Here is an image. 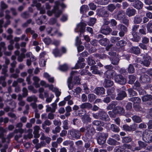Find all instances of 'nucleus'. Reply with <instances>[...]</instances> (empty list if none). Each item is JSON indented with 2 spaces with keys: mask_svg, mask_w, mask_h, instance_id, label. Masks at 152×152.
<instances>
[{
  "mask_svg": "<svg viewBox=\"0 0 152 152\" xmlns=\"http://www.w3.org/2000/svg\"><path fill=\"white\" fill-rule=\"evenodd\" d=\"M86 130V132L85 135V137L84 140L85 142L88 141L91 138V136L90 134V132L94 133L95 132L94 129L91 125H88L85 127H83L80 128V132H83Z\"/></svg>",
  "mask_w": 152,
  "mask_h": 152,
  "instance_id": "obj_1",
  "label": "nucleus"
},
{
  "mask_svg": "<svg viewBox=\"0 0 152 152\" xmlns=\"http://www.w3.org/2000/svg\"><path fill=\"white\" fill-rule=\"evenodd\" d=\"M104 68L107 70L104 73V76L106 78L113 79L116 74L115 72L113 70V66L111 64L104 66Z\"/></svg>",
  "mask_w": 152,
  "mask_h": 152,
  "instance_id": "obj_2",
  "label": "nucleus"
},
{
  "mask_svg": "<svg viewBox=\"0 0 152 152\" xmlns=\"http://www.w3.org/2000/svg\"><path fill=\"white\" fill-rule=\"evenodd\" d=\"M55 5L53 7V9L51 11H48L47 14L49 16H51L53 14H54L56 17H58L60 16L62 13V10L59 9V1H56L55 2Z\"/></svg>",
  "mask_w": 152,
  "mask_h": 152,
  "instance_id": "obj_3",
  "label": "nucleus"
},
{
  "mask_svg": "<svg viewBox=\"0 0 152 152\" xmlns=\"http://www.w3.org/2000/svg\"><path fill=\"white\" fill-rule=\"evenodd\" d=\"M68 134L69 138L72 140L79 139L81 137L79 131L75 129L69 130Z\"/></svg>",
  "mask_w": 152,
  "mask_h": 152,
  "instance_id": "obj_4",
  "label": "nucleus"
},
{
  "mask_svg": "<svg viewBox=\"0 0 152 152\" xmlns=\"http://www.w3.org/2000/svg\"><path fill=\"white\" fill-rule=\"evenodd\" d=\"M142 139L146 142H151L152 141V131L145 130L143 132Z\"/></svg>",
  "mask_w": 152,
  "mask_h": 152,
  "instance_id": "obj_5",
  "label": "nucleus"
},
{
  "mask_svg": "<svg viewBox=\"0 0 152 152\" xmlns=\"http://www.w3.org/2000/svg\"><path fill=\"white\" fill-rule=\"evenodd\" d=\"M98 137L97 139V141L99 145L104 144L106 142L107 138L108 136L107 133L103 132H99L98 133Z\"/></svg>",
  "mask_w": 152,
  "mask_h": 152,
  "instance_id": "obj_6",
  "label": "nucleus"
},
{
  "mask_svg": "<svg viewBox=\"0 0 152 152\" xmlns=\"http://www.w3.org/2000/svg\"><path fill=\"white\" fill-rule=\"evenodd\" d=\"M96 14L99 17L103 18H107L109 16V13L104 7H102L96 10Z\"/></svg>",
  "mask_w": 152,
  "mask_h": 152,
  "instance_id": "obj_7",
  "label": "nucleus"
},
{
  "mask_svg": "<svg viewBox=\"0 0 152 152\" xmlns=\"http://www.w3.org/2000/svg\"><path fill=\"white\" fill-rule=\"evenodd\" d=\"M141 56L142 57L143 59V60L142 61L141 64L146 67L148 66L151 60V56L148 55L147 54H142L141 55Z\"/></svg>",
  "mask_w": 152,
  "mask_h": 152,
  "instance_id": "obj_8",
  "label": "nucleus"
},
{
  "mask_svg": "<svg viewBox=\"0 0 152 152\" xmlns=\"http://www.w3.org/2000/svg\"><path fill=\"white\" fill-rule=\"evenodd\" d=\"M99 42L101 45L104 46H106L107 45L105 48L108 51L110 49L111 50H112L113 45L111 44L107 45L109 42V40L105 38L102 39H100L99 41Z\"/></svg>",
  "mask_w": 152,
  "mask_h": 152,
  "instance_id": "obj_9",
  "label": "nucleus"
},
{
  "mask_svg": "<svg viewBox=\"0 0 152 152\" xmlns=\"http://www.w3.org/2000/svg\"><path fill=\"white\" fill-rule=\"evenodd\" d=\"M114 80L116 83L122 85L125 84L126 82V79L122 75H116Z\"/></svg>",
  "mask_w": 152,
  "mask_h": 152,
  "instance_id": "obj_10",
  "label": "nucleus"
},
{
  "mask_svg": "<svg viewBox=\"0 0 152 152\" xmlns=\"http://www.w3.org/2000/svg\"><path fill=\"white\" fill-rule=\"evenodd\" d=\"M116 91L118 93L117 96L116 98L117 100H121L126 96V93L122 91L121 88L117 89Z\"/></svg>",
  "mask_w": 152,
  "mask_h": 152,
  "instance_id": "obj_11",
  "label": "nucleus"
},
{
  "mask_svg": "<svg viewBox=\"0 0 152 152\" xmlns=\"http://www.w3.org/2000/svg\"><path fill=\"white\" fill-rule=\"evenodd\" d=\"M99 119L105 121H108L110 118L107 113L103 110L99 111Z\"/></svg>",
  "mask_w": 152,
  "mask_h": 152,
  "instance_id": "obj_12",
  "label": "nucleus"
},
{
  "mask_svg": "<svg viewBox=\"0 0 152 152\" xmlns=\"http://www.w3.org/2000/svg\"><path fill=\"white\" fill-rule=\"evenodd\" d=\"M133 87L134 89L138 91L139 94L144 95L146 94L145 91L142 89L140 84L139 82L136 81Z\"/></svg>",
  "mask_w": 152,
  "mask_h": 152,
  "instance_id": "obj_13",
  "label": "nucleus"
},
{
  "mask_svg": "<svg viewBox=\"0 0 152 152\" xmlns=\"http://www.w3.org/2000/svg\"><path fill=\"white\" fill-rule=\"evenodd\" d=\"M86 25V24L85 23L80 22L77 25L76 27L75 30V31L78 32L79 31L81 33L84 32Z\"/></svg>",
  "mask_w": 152,
  "mask_h": 152,
  "instance_id": "obj_14",
  "label": "nucleus"
},
{
  "mask_svg": "<svg viewBox=\"0 0 152 152\" xmlns=\"http://www.w3.org/2000/svg\"><path fill=\"white\" fill-rule=\"evenodd\" d=\"M108 54L110 56L113 57L112 59H111L112 64L114 65H117L118 63L119 60L118 57L115 56L116 55V53L114 52L111 51L108 53Z\"/></svg>",
  "mask_w": 152,
  "mask_h": 152,
  "instance_id": "obj_15",
  "label": "nucleus"
},
{
  "mask_svg": "<svg viewBox=\"0 0 152 152\" xmlns=\"http://www.w3.org/2000/svg\"><path fill=\"white\" fill-rule=\"evenodd\" d=\"M81 43L82 42L80 39V37H77L75 39V45L77 47L78 51L79 52L82 51L84 48L83 46L80 45Z\"/></svg>",
  "mask_w": 152,
  "mask_h": 152,
  "instance_id": "obj_16",
  "label": "nucleus"
},
{
  "mask_svg": "<svg viewBox=\"0 0 152 152\" xmlns=\"http://www.w3.org/2000/svg\"><path fill=\"white\" fill-rule=\"evenodd\" d=\"M10 11L9 10H7L5 11V18L7 19L5 24L3 25V27L5 28H6L7 26L10 25V19L11 18V17L10 15Z\"/></svg>",
  "mask_w": 152,
  "mask_h": 152,
  "instance_id": "obj_17",
  "label": "nucleus"
},
{
  "mask_svg": "<svg viewBox=\"0 0 152 152\" xmlns=\"http://www.w3.org/2000/svg\"><path fill=\"white\" fill-rule=\"evenodd\" d=\"M84 61V59L82 58H79L77 62L75 64V69L79 68H83L85 65V64L83 62Z\"/></svg>",
  "mask_w": 152,
  "mask_h": 152,
  "instance_id": "obj_18",
  "label": "nucleus"
},
{
  "mask_svg": "<svg viewBox=\"0 0 152 152\" xmlns=\"http://www.w3.org/2000/svg\"><path fill=\"white\" fill-rule=\"evenodd\" d=\"M46 53L45 52H43L40 53V59H39V64L41 66H44L46 65V61L44 60L43 58L46 55Z\"/></svg>",
  "mask_w": 152,
  "mask_h": 152,
  "instance_id": "obj_19",
  "label": "nucleus"
},
{
  "mask_svg": "<svg viewBox=\"0 0 152 152\" xmlns=\"http://www.w3.org/2000/svg\"><path fill=\"white\" fill-rule=\"evenodd\" d=\"M150 80L149 76L147 75L143 74L140 77V81L141 83H147Z\"/></svg>",
  "mask_w": 152,
  "mask_h": 152,
  "instance_id": "obj_20",
  "label": "nucleus"
},
{
  "mask_svg": "<svg viewBox=\"0 0 152 152\" xmlns=\"http://www.w3.org/2000/svg\"><path fill=\"white\" fill-rule=\"evenodd\" d=\"M77 72L76 70L72 71L70 73V77H69L67 80L68 85L69 88L70 89H72L73 87V85L72 83V76L73 73H75L77 74Z\"/></svg>",
  "mask_w": 152,
  "mask_h": 152,
  "instance_id": "obj_21",
  "label": "nucleus"
},
{
  "mask_svg": "<svg viewBox=\"0 0 152 152\" xmlns=\"http://www.w3.org/2000/svg\"><path fill=\"white\" fill-rule=\"evenodd\" d=\"M115 88L114 87L108 89L107 91V94L108 95L110 96L112 99H114L116 95L115 93Z\"/></svg>",
  "mask_w": 152,
  "mask_h": 152,
  "instance_id": "obj_22",
  "label": "nucleus"
},
{
  "mask_svg": "<svg viewBox=\"0 0 152 152\" xmlns=\"http://www.w3.org/2000/svg\"><path fill=\"white\" fill-rule=\"evenodd\" d=\"M132 6L137 9L140 10L143 7V4L140 1L137 0L133 4Z\"/></svg>",
  "mask_w": 152,
  "mask_h": 152,
  "instance_id": "obj_23",
  "label": "nucleus"
},
{
  "mask_svg": "<svg viewBox=\"0 0 152 152\" xmlns=\"http://www.w3.org/2000/svg\"><path fill=\"white\" fill-rule=\"evenodd\" d=\"M112 31L111 29L108 26L102 27L101 28L100 32L104 34H108Z\"/></svg>",
  "mask_w": 152,
  "mask_h": 152,
  "instance_id": "obj_24",
  "label": "nucleus"
},
{
  "mask_svg": "<svg viewBox=\"0 0 152 152\" xmlns=\"http://www.w3.org/2000/svg\"><path fill=\"white\" fill-rule=\"evenodd\" d=\"M94 91V93L97 95H102L105 94V89L103 87L97 88Z\"/></svg>",
  "mask_w": 152,
  "mask_h": 152,
  "instance_id": "obj_25",
  "label": "nucleus"
},
{
  "mask_svg": "<svg viewBox=\"0 0 152 152\" xmlns=\"http://www.w3.org/2000/svg\"><path fill=\"white\" fill-rule=\"evenodd\" d=\"M98 68L96 66H93L91 67V70L92 71V72L94 74L101 75L102 72L99 71Z\"/></svg>",
  "mask_w": 152,
  "mask_h": 152,
  "instance_id": "obj_26",
  "label": "nucleus"
},
{
  "mask_svg": "<svg viewBox=\"0 0 152 152\" xmlns=\"http://www.w3.org/2000/svg\"><path fill=\"white\" fill-rule=\"evenodd\" d=\"M136 10L133 9L129 8H127L126 11V14L129 17H131L135 15Z\"/></svg>",
  "mask_w": 152,
  "mask_h": 152,
  "instance_id": "obj_27",
  "label": "nucleus"
},
{
  "mask_svg": "<svg viewBox=\"0 0 152 152\" xmlns=\"http://www.w3.org/2000/svg\"><path fill=\"white\" fill-rule=\"evenodd\" d=\"M138 143L139 147H136L135 148V150H140L142 148H145L147 145V144L146 143L141 141H138Z\"/></svg>",
  "mask_w": 152,
  "mask_h": 152,
  "instance_id": "obj_28",
  "label": "nucleus"
},
{
  "mask_svg": "<svg viewBox=\"0 0 152 152\" xmlns=\"http://www.w3.org/2000/svg\"><path fill=\"white\" fill-rule=\"evenodd\" d=\"M142 99L143 102L149 101L150 102L149 104L151 105L152 104V96L151 95H147L142 96Z\"/></svg>",
  "mask_w": 152,
  "mask_h": 152,
  "instance_id": "obj_29",
  "label": "nucleus"
},
{
  "mask_svg": "<svg viewBox=\"0 0 152 152\" xmlns=\"http://www.w3.org/2000/svg\"><path fill=\"white\" fill-rule=\"evenodd\" d=\"M82 121L84 123H87L89 122H91V118L88 115H84L81 118Z\"/></svg>",
  "mask_w": 152,
  "mask_h": 152,
  "instance_id": "obj_30",
  "label": "nucleus"
},
{
  "mask_svg": "<svg viewBox=\"0 0 152 152\" xmlns=\"http://www.w3.org/2000/svg\"><path fill=\"white\" fill-rule=\"evenodd\" d=\"M34 131L33 134L34 135V137L36 138H39L40 135L39 134V130L40 129V127L38 126H35L34 127Z\"/></svg>",
  "mask_w": 152,
  "mask_h": 152,
  "instance_id": "obj_31",
  "label": "nucleus"
},
{
  "mask_svg": "<svg viewBox=\"0 0 152 152\" xmlns=\"http://www.w3.org/2000/svg\"><path fill=\"white\" fill-rule=\"evenodd\" d=\"M77 73V74L74 73H73L72 77H74L73 83L75 84H79L80 83V79L78 76V74H79V72L76 71Z\"/></svg>",
  "mask_w": 152,
  "mask_h": 152,
  "instance_id": "obj_32",
  "label": "nucleus"
},
{
  "mask_svg": "<svg viewBox=\"0 0 152 152\" xmlns=\"http://www.w3.org/2000/svg\"><path fill=\"white\" fill-rule=\"evenodd\" d=\"M125 14L124 11L123 10L119 11L118 12L116 19L118 20L123 19L125 17Z\"/></svg>",
  "mask_w": 152,
  "mask_h": 152,
  "instance_id": "obj_33",
  "label": "nucleus"
},
{
  "mask_svg": "<svg viewBox=\"0 0 152 152\" xmlns=\"http://www.w3.org/2000/svg\"><path fill=\"white\" fill-rule=\"evenodd\" d=\"M113 84V81L108 80L105 79L104 83V86L106 88H108L112 86Z\"/></svg>",
  "mask_w": 152,
  "mask_h": 152,
  "instance_id": "obj_34",
  "label": "nucleus"
},
{
  "mask_svg": "<svg viewBox=\"0 0 152 152\" xmlns=\"http://www.w3.org/2000/svg\"><path fill=\"white\" fill-rule=\"evenodd\" d=\"M131 53L134 54L138 55L140 53V50L138 47H134L130 49Z\"/></svg>",
  "mask_w": 152,
  "mask_h": 152,
  "instance_id": "obj_35",
  "label": "nucleus"
},
{
  "mask_svg": "<svg viewBox=\"0 0 152 152\" xmlns=\"http://www.w3.org/2000/svg\"><path fill=\"white\" fill-rule=\"evenodd\" d=\"M33 80L34 81L33 85L35 86L36 88H38L40 87L39 84V82L40 80L39 78L36 76H34L33 78Z\"/></svg>",
  "mask_w": 152,
  "mask_h": 152,
  "instance_id": "obj_36",
  "label": "nucleus"
},
{
  "mask_svg": "<svg viewBox=\"0 0 152 152\" xmlns=\"http://www.w3.org/2000/svg\"><path fill=\"white\" fill-rule=\"evenodd\" d=\"M110 129L112 131L116 133L119 132L120 130L119 127L114 124L111 125Z\"/></svg>",
  "mask_w": 152,
  "mask_h": 152,
  "instance_id": "obj_37",
  "label": "nucleus"
},
{
  "mask_svg": "<svg viewBox=\"0 0 152 152\" xmlns=\"http://www.w3.org/2000/svg\"><path fill=\"white\" fill-rule=\"evenodd\" d=\"M132 119L134 122L136 123H140L142 121V119L140 117L137 115H134L132 117Z\"/></svg>",
  "mask_w": 152,
  "mask_h": 152,
  "instance_id": "obj_38",
  "label": "nucleus"
},
{
  "mask_svg": "<svg viewBox=\"0 0 152 152\" xmlns=\"http://www.w3.org/2000/svg\"><path fill=\"white\" fill-rule=\"evenodd\" d=\"M80 108H83L84 109L85 108L89 109L92 107V105L91 104L86 102L80 105Z\"/></svg>",
  "mask_w": 152,
  "mask_h": 152,
  "instance_id": "obj_39",
  "label": "nucleus"
},
{
  "mask_svg": "<svg viewBox=\"0 0 152 152\" xmlns=\"http://www.w3.org/2000/svg\"><path fill=\"white\" fill-rule=\"evenodd\" d=\"M32 129H29L28 131V133L27 134H25L23 136L24 139H27L32 138L33 137V135L32 134Z\"/></svg>",
  "mask_w": 152,
  "mask_h": 152,
  "instance_id": "obj_40",
  "label": "nucleus"
},
{
  "mask_svg": "<svg viewBox=\"0 0 152 152\" xmlns=\"http://www.w3.org/2000/svg\"><path fill=\"white\" fill-rule=\"evenodd\" d=\"M26 100L28 102H31L32 101L37 102V98L35 95H32L28 97Z\"/></svg>",
  "mask_w": 152,
  "mask_h": 152,
  "instance_id": "obj_41",
  "label": "nucleus"
},
{
  "mask_svg": "<svg viewBox=\"0 0 152 152\" xmlns=\"http://www.w3.org/2000/svg\"><path fill=\"white\" fill-rule=\"evenodd\" d=\"M117 104V102L116 101H113L111 102L110 104L108 105L107 107V110H110L112 109Z\"/></svg>",
  "mask_w": 152,
  "mask_h": 152,
  "instance_id": "obj_42",
  "label": "nucleus"
},
{
  "mask_svg": "<svg viewBox=\"0 0 152 152\" xmlns=\"http://www.w3.org/2000/svg\"><path fill=\"white\" fill-rule=\"evenodd\" d=\"M107 10L110 12H113L115 9L116 6L114 4H110L107 6Z\"/></svg>",
  "mask_w": 152,
  "mask_h": 152,
  "instance_id": "obj_43",
  "label": "nucleus"
},
{
  "mask_svg": "<svg viewBox=\"0 0 152 152\" xmlns=\"http://www.w3.org/2000/svg\"><path fill=\"white\" fill-rule=\"evenodd\" d=\"M129 101L132 102L134 103H139L141 102V99L138 97H133L129 99Z\"/></svg>",
  "mask_w": 152,
  "mask_h": 152,
  "instance_id": "obj_44",
  "label": "nucleus"
},
{
  "mask_svg": "<svg viewBox=\"0 0 152 152\" xmlns=\"http://www.w3.org/2000/svg\"><path fill=\"white\" fill-rule=\"evenodd\" d=\"M118 29L121 31L127 32V28L125 26L122 24H119L117 26Z\"/></svg>",
  "mask_w": 152,
  "mask_h": 152,
  "instance_id": "obj_45",
  "label": "nucleus"
},
{
  "mask_svg": "<svg viewBox=\"0 0 152 152\" xmlns=\"http://www.w3.org/2000/svg\"><path fill=\"white\" fill-rule=\"evenodd\" d=\"M88 10V7L87 5H83L80 8V12L83 14L84 12H86Z\"/></svg>",
  "mask_w": 152,
  "mask_h": 152,
  "instance_id": "obj_46",
  "label": "nucleus"
},
{
  "mask_svg": "<svg viewBox=\"0 0 152 152\" xmlns=\"http://www.w3.org/2000/svg\"><path fill=\"white\" fill-rule=\"evenodd\" d=\"M88 101L92 102L94 101L96 98V96L94 94H89L88 96Z\"/></svg>",
  "mask_w": 152,
  "mask_h": 152,
  "instance_id": "obj_47",
  "label": "nucleus"
},
{
  "mask_svg": "<svg viewBox=\"0 0 152 152\" xmlns=\"http://www.w3.org/2000/svg\"><path fill=\"white\" fill-rule=\"evenodd\" d=\"M25 56L27 58H29V59L31 60L32 59V61H35L36 60V58L32 55L31 52H27L26 55Z\"/></svg>",
  "mask_w": 152,
  "mask_h": 152,
  "instance_id": "obj_48",
  "label": "nucleus"
},
{
  "mask_svg": "<svg viewBox=\"0 0 152 152\" xmlns=\"http://www.w3.org/2000/svg\"><path fill=\"white\" fill-rule=\"evenodd\" d=\"M147 29L148 32H152V20H150L148 23L147 26Z\"/></svg>",
  "mask_w": 152,
  "mask_h": 152,
  "instance_id": "obj_49",
  "label": "nucleus"
},
{
  "mask_svg": "<svg viewBox=\"0 0 152 152\" xmlns=\"http://www.w3.org/2000/svg\"><path fill=\"white\" fill-rule=\"evenodd\" d=\"M46 16L45 15H42L40 18L36 20V22L38 25H41L42 24L43 22L46 19Z\"/></svg>",
  "mask_w": 152,
  "mask_h": 152,
  "instance_id": "obj_50",
  "label": "nucleus"
},
{
  "mask_svg": "<svg viewBox=\"0 0 152 152\" xmlns=\"http://www.w3.org/2000/svg\"><path fill=\"white\" fill-rule=\"evenodd\" d=\"M53 53L55 57H60L62 55L59 50L56 48L53 50Z\"/></svg>",
  "mask_w": 152,
  "mask_h": 152,
  "instance_id": "obj_51",
  "label": "nucleus"
},
{
  "mask_svg": "<svg viewBox=\"0 0 152 152\" xmlns=\"http://www.w3.org/2000/svg\"><path fill=\"white\" fill-rule=\"evenodd\" d=\"M87 61L88 65H94L95 64V61L91 56H89L87 59Z\"/></svg>",
  "mask_w": 152,
  "mask_h": 152,
  "instance_id": "obj_52",
  "label": "nucleus"
},
{
  "mask_svg": "<svg viewBox=\"0 0 152 152\" xmlns=\"http://www.w3.org/2000/svg\"><path fill=\"white\" fill-rule=\"evenodd\" d=\"M129 81L128 83L129 84H133L136 80L135 76L133 75H130L129 76Z\"/></svg>",
  "mask_w": 152,
  "mask_h": 152,
  "instance_id": "obj_53",
  "label": "nucleus"
},
{
  "mask_svg": "<svg viewBox=\"0 0 152 152\" xmlns=\"http://www.w3.org/2000/svg\"><path fill=\"white\" fill-rule=\"evenodd\" d=\"M132 35L133 37L131 39L133 41L138 42L140 40V37L139 36L137 35V34H135Z\"/></svg>",
  "mask_w": 152,
  "mask_h": 152,
  "instance_id": "obj_54",
  "label": "nucleus"
},
{
  "mask_svg": "<svg viewBox=\"0 0 152 152\" xmlns=\"http://www.w3.org/2000/svg\"><path fill=\"white\" fill-rule=\"evenodd\" d=\"M128 91L129 95L131 97L136 96L137 94V93L135 91H134L131 88L128 89Z\"/></svg>",
  "mask_w": 152,
  "mask_h": 152,
  "instance_id": "obj_55",
  "label": "nucleus"
},
{
  "mask_svg": "<svg viewBox=\"0 0 152 152\" xmlns=\"http://www.w3.org/2000/svg\"><path fill=\"white\" fill-rule=\"evenodd\" d=\"M117 110V112L120 114L122 115L124 112V110L123 107L120 106H117L115 108Z\"/></svg>",
  "mask_w": 152,
  "mask_h": 152,
  "instance_id": "obj_56",
  "label": "nucleus"
},
{
  "mask_svg": "<svg viewBox=\"0 0 152 152\" xmlns=\"http://www.w3.org/2000/svg\"><path fill=\"white\" fill-rule=\"evenodd\" d=\"M33 4L32 5V6H35L37 8V10H39V9L41 8V4L39 3H38L37 0H33Z\"/></svg>",
  "mask_w": 152,
  "mask_h": 152,
  "instance_id": "obj_57",
  "label": "nucleus"
},
{
  "mask_svg": "<svg viewBox=\"0 0 152 152\" xmlns=\"http://www.w3.org/2000/svg\"><path fill=\"white\" fill-rule=\"evenodd\" d=\"M126 44V42L125 40H122L120 41H118V42L116 43V45L117 46L123 47L125 46Z\"/></svg>",
  "mask_w": 152,
  "mask_h": 152,
  "instance_id": "obj_58",
  "label": "nucleus"
},
{
  "mask_svg": "<svg viewBox=\"0 0 152 152\" xmlns=\"http://www.w3.org/2000/svg\"><path fill=\"white\" fill-rule=\"evenodd\" d=\"M3 66L4 68L2 69V74L4 75V76L3 77H5L6 78V77L8 76V74L7 73V66Z\"/></svg>",
  "mask_w": 152,
  "mask_h": 152,
  "instance_id": "obj_59",
  "label": "nucleus"
},
{
  "mask_svg": "<svg viewBox=\"0 0 152 152\" xmlns=\"http://www.w3.org/2000/svg\"><path fill=\"white\" fill-rule=\"evenodd\" d=\"M115 152H125V150L122 147H117L114 149Z\"/></svg>",
  "mask_w": 152,
  "mask_h": 152,
  "instance_id": "obj_60",
  "label": "nucleus"
},
{
  "mask_svg": "<svg viewBox=\"0 0 152 152\" xmlns=\"http://www.w3.org/2000/svg\"><path fill=\"white\" fill-rule=\"evenodd\" d=\"M132 139L130 137H125L122 138V141L124 143H128L130 142Z\"/></svg>",
  "mask_w": 152,
  "mask_h": 152,
  "instance_id": "obj_61",
  "label": "nucleus"
},
{
  "mask_svg": "<svg viewBox=\"0 0 152 152\" xmlns=\"http://www.w3.org/2000/svg\"><path fill=\"white\" fill-rule=\"evenodd\" d=\"M128 71L129 73H132L134 72V66L132 64H130L128 68Z\"/></svg>",
  "mask_w": 152,
  "mask_h": 152,
  "instance_id": "obj_62",
  "label": "nucleus"
},
{
  "mask_svg": "<svg viewBox=\"0 0 152 152\" xmlns=\"http://www.w3.org/2000/svg\"><path fill=\"white\" fill-rule=\"evenodd\" d=\"M142 21V19L140 17L136 16L134 18V23L139 24Z\"/></svg>",
  "mask_w": 152,
  "mask_h": 152,
  "instance_id": "obj_63",
  "label": "nucleus"
},
{
  "mask_svg": "<svg viewBox=\"0 0 152 152\" xmlns=\"http://www.w3.org/2000/svg\"><path fill=\"white\" fill-rule=\"evenodd\" d=\"M116 142V141L114 139L112 138H109L107 140V143L110 145H115Z\"/></svg>",
  "mask_w": 152,
  "mask_h": 152,
  "instance_id": "obj_64",
  "label": "nucleus"
}]
</instances>
